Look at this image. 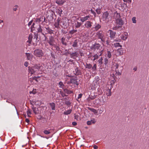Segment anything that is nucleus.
<instances>
[{
    "label": "nucleus",
    "mask_w": 149,
    "mask_h": 149,
    "mask_svg": "<svg viewBox=\"0 0 149 149\" xmlns=\"http://www.w3.org/2000/svg\"><path fill=\"white\" fill-rule=\"evenodd\" d=\"M89 98V99L92 100L93 99H94V98L93 97H90Z\"/></svg>",
    "instance_id": "nucleus-60"
},
{
    "label": "nucleus",
    "mask_w": 149,
    "mask_h": 149,
    "mask_svg": "<svg viewBox=\"0 0 149 149\" xmlns=\"http://www.w3.org/2000/svg\"><path fill=\"white\" fill-rule=\"evenodd\" d=\"M32 109L34 113H35V114H37V113L38 112L37 111L38 109L37 108L33 107V108H32Z\"/></svg>",
    "instance_id": "nucleus-41"
},
{
    "label": "nucleus",
    "mask_w": 149,
    "mask_h": 149,
    "mask_svg": "<svg viewBox=\"0 0 149 149\" xmlns=\"http://www.w3.org/2000/svg\"><path fill=\"white\" fill-rule=\"evenodd\" d=\"M65 1V0H56V3L58 5L61 6L63 5Z\"/></svg>",
    "instance_id": "nucleus-14"
},
{
    "label": "nucleus",
    "mask_w": 149,
    "mask_h": 149,
    "mask_svg": "<svg viewBox=\"0 0 149 149\" xmlns=\"http://www.w3.org/2000/svg\"><path fill=\"white\" fill-rule=\"evenodd\" d=\"M118 64L117 63H116L115 65V70H117V69H118Z\"/></svg>",
    "instance_id": "nucleus-49"
},
{
    "label": "nucleus",
    "mask_w": 149,
    "mask_h": 149,
    "mask_svg": "<svg viewBox=\"0 0 149 149\" xmlns=\"http://www.w3.org/2000/svg\"><path fill=\"white\" fill-rule=\"evenodd\" d=\"M60 19L58 18L56 20V22L55 23L54 25L56 27H58L60 24H61V22L60 23Z\"/></svg>",
    "instance_id": "nucleus-18"
},
{
    "label": "nucleus",
    "mask_w": 149,
    "mask_h": 149,
    "mask_svg": "<svg viewBox=\"0 0 149 149\" xmlns=\"http://www.w3.org/2000/svg\"><path fill=\"white\" fill-rule=\"evenodd\" d=\"M72 111V110L71 109L65 111H64L63 113V114L65 115H68L69 114L71 113Z\"/></svg>",
    "instance_id": "nucleus-23"
},
{
    "label": "nucleus",
    "mask_w": 149,
    "mask_h": 149,
    "mask_svg": "<svg viewBox=\"0 0 149 149\" xmlns=\"http://www.w3.org/2000/svg\"><path fill=\"white\" fill-rule=\"evenodd\" d=\"M98 38L101 39L102 41H104V35L100 31L98 32L97 34Z\"/></svg>",
    "instance_id": "nucleus-13"
},
{
    "label": "nucleus",
    "mask_w": 149,
    "mask_h": 149,
    "mask_svg": "<svg viewBox=\"0 0 149 149\" xmlns=\"http://www.w3.org/2000/svg\"><path fill=\"white\" fill-rule=\"evenodd\" d=\"M113 83H114V78H113Z\"/></svg>",
    "instance_id": "nucleus-63"
},
{
    "label": "nucleus",
    "mask_w": 149,
    "mask_h": 149,
    "mask_svg": "<svg viewBox=\"0 0 149 149\" xmlns=\"http://www.w3.org/2000/svg\"><path fill=\"white\" fill-rule=\"evenodd\" d=\"M32 36L31 35H29V36L28 40L27 41V42H29V44L31 43L32 40Z\"/></svg>",
    "instance_id": "nucleus-28"
},
{
    "label": "nucleus",
    "mask_w": 149,
    "mask_h": 149,
    "mask_svg": "<svg viewBox=\"0 0 149 149\" xmlns=\"http://www.w3.org/2000/svg\"><path fill=\"white\" fill-rule=\"evenodd\" d=\"M116 74L118 75H120L121 74V73L118 71V70H116Z\"/></svg>",
    "instance_id": "nucleus-48"
},
{
    "label": "nucleus",
    "mask_w": 149,
    "mask_h": 149,
    "mask_svg": "<svg viewBox=\"0 0 149 149\" xmlns=\"http://www.w3.org/2000/svg\"><path fill=\"white\" fill-rule=\"evenodd\" d=\"M124 2H126L129 3H130L132 1L131 0H123Z\"/></svg>",
    "instance_id": "nucleus-46"
},
{
    "label": "nucleus",
    "mask_w": 149,
    "mask_h": 149,
    "mask_svg": "<svg viewBox=\"0 0 149 149\" xmlns=\"http://www.w3.org/2000/svg\"><path fill=\"white\" fill-rule=\"evenodd\" d=\"M116 32L111 30H109L107 32V34H109V37L111 38H114L115 37Z\"/></svg>",
    "instance_id": "nucleus-5"
},
{
    "label": "nucleus",
    "mask_w": 149,
    "mask_h": 149,
    "mask_svg": "<svg viewBox=\"0 0 149 149\" xmlns=\"http://www.w3.org/2000/svg\"><path fill=\"white\" fill-rule=\"evenodd\" d=\"M82 94L81 93H80V94H79L78 95V97L77 98L79 99L81 98V97H82Z\"/></svg>",
    "instance_id": "nucleus-52"
},
{
    "label": "nucleus",
    "mask_w": 149,
    "mask_h": 149,
    "mask_svg": "<svg viewBox=\"0 0 149 149\" xmlns=\"http://www.w3.org/2000/svg\"><path fill=\"white\" fill-rule=\"evenodd\" d=\"M65 38L63 37L61 39V42L64 45H66V43L65 42Z\"/></svg>",
    "instance_id": "nucleus-42"
},
{
    "label": "nucleus",
    "mask_w": 149,
    "mask_h": 149,
    "mask_svg": "<svg viewBox=\"0 0 149 149\" xmlns=\"http://www.w3.org/2000/svg\"><path fill=\"white\" fill-rule=\"evenodd\" d=\"M92 65L91 64H86L85 66L86 68L88 69H90L92 68Z\"/></svg>",
    "instance_id": "nucleus-37"
},
{
    "label": "nucleus",
    "mask_w": 149,
    "mask_h": 149,
    "mask_svg": "<svg viewBox=\"0 0 149 149\" xmlns=\"http://www.w3.org/2000/svg\"><path fill=\"white\" fill-rule=\"evenodd\" d=\"M102 46L99 43H95L91 47V49L94 51L95 50H100L101 49Z\"/></svg>",
    "instance_id": "nucleus-3"
},
{
    "label": "nucleus",
    "mask_w": 149,
    "mask_h": 149,
    "mask_svg": "<svg viewBox=\"0 0 149 149\" xmlns=\"http://www.w3.org/2000/svg\"><path fill=\"white\" fill-rule=\"evenodd\" d=\"M103 60V58L102 57H101L100 58H99L98 60V63L100 65H101L102 63V61Z\"/></svg>",
    "instance_id": "nucleus-30"
},
{
    "label": "nucleus",
    "mask_w": 149,
    "mask_h": 149,
    "mask_svg": "<svg viewBox=\"0 0 149 149\" xmlns=\"http://www.w3.org/2000/svg\"><path fill=\"white\" fill-rule=\"evenodd\" d=\"M98 111H99V113L101 114L103 112L104 108L102 107L100 108L99 109H98Z\"/></svg>",
    "instance_id": "nucleus-36"
},
{
    "label": "nucleus",
    "mask_w": 149,
    "mask_h": 149,
    "mask_svg": "<svg viewBox=\"0 0 149 149\" xmlns=\"http://www.w3.org/2000/svg\"><path fill=\"white\" fill-rule=\"evenodd\" d=\"M72 124L73 125L75 126L77 125V123L75 122H73L72 123Z\"/></svg>",
    "instance_id": "nucleus-55"
},
{
    "label": "nucleus",
    "mask_w": 149,
    "mask_h": 149,
    "mask_svg": "<svg viewBox=\"0 0 149 149\" xmlns=\"http://www.w3.org/2000/svg\"><path fill=\"white\" fill-rule=\"evenodd\" d=\"M88 109L93 112L95 115H98V111L95 109L91 108H89Z\"/></svg>",
    "instance_id": "nucleus-21"
},
{
    "label": "nucleus",
    "mask_w": 149,
    "mask_h": 149,
    "mask_svg": "<svg viewBox=\"0 0 149 149\" xmlns=\"http://www.w3.org/2000/svg\"><path fill=\"white\" fill-rule=\"evenodd\" d=\"M74 118L77 120H79L80 118L79 116L78 115H76L74 116Z\"/></svg>",
    "instance_id": "nucleus-47"
},
{
    "label": "nucleus",
    "mask_w": 149,
    "mask_h": 149,
    "mask_svg": "<svg viewBox=\"0 0 149 149\" xmlns=\"http://www.w3.org/2000/svg\"><path fill=\"white\" fill-rule=\"evenodd\" d=\"M48 42L50 45L53 46L54 45V37L52 36L50 37Z\"/></svg>",
    "instance_id": "nucleus-8"
},
{
    "label": "nucleus",
    "mask_w": 149,
    "mask_h": 149,
    "mask_svg": "<svg viewBox=\"0 0 149 149\" xmlns=\"http://www.w3.org/2000/svg\"><path fill=\"white\" fill-rule=\"evenodd\" d=\"M69 54H70V57L73 58L77 57L78 54V53L76 52Z\"/></svg>",
    "instance_id": "nucleus-17"
},
{
    "label": "nucleus",
    "mask_w": 149,
    "mask_h": 149,
    "mask_svg": "<svg viewBox=\"0 0 149 149\" xmlns=\"http://www.w3.org/2000/svg\"><path fill=\"white\" fill-rule=\"evenodd\" d=\"M104 64L105 65H106L108 63V60L107 59V58H105L104 59Z\"/></svg>",
    "instance_id": "nucleus-45"
},
{
    "label": "nucleus",
    "mask_w": 149,
    "mask_h": 149,
    "mask_svg": "<svg viewBox=\"0 0 149 149\" xmlns=\"http://www.w3.org/2000/svg\"><path fill=\"white\" fill-rule=\"evenodd\" d=\"M82 24L81 23L77 22V23H75V27L76 28H78L81 26Z\"/></svg>",
    "instance_id": "nucleus-26"
},
{
    "label": "nucleus",
    "mask_w": 149,
    "mask_h": 149,
    "mask_svg": "<svg viewBox=\"0 0 149 149\" xmlns=\"http://www.w3.org/2000/svg\"><path fill=\"white\" fill-rule=\"evenodd\" d=\"M128 34L127 32H124L121 36V38L123 40H125L127 38Z\"/></svg>",
    "instance_id": "nucleus-11"
},
{
    "label": "nucleus",
    "mask_w": 149,
    "mask_h": 149,
    "mask_svg": "<svg viewBox=\"0 0 149 149\" xmlns=\"http://www.w3.org/2000/svg\"><path fill=\"white\" fill-rule=\"evenodd\" d=\"M36 92V90L35 89V90H33V91H30V93H33V94H35Z\"/></svg>",
    "instance_id": "nucleus-53"
},
{
    "label": "nucleus",
    "mask_w": 149,
    "mask_h": 149,
    "mask_svg": "<svg viewBox=\"0 0 149 149\" xmlns=\"http://www.w3.org/2000/svg\"><path fill=\"white\" fill-rule=\"evenodd\" d=\"M60 93L62 97H64L65 96V95L64 92L63 91H62L61 90L60 91Z\"/></svg>",
    "instance_id": "nucleus-43"
},
{
    "label": "nucleus",
    "mask_w": 149,
    "mask_h": 149,
    "mask_svg": "<svg viewBox=\"0 0 149 149\" xmlns=\"http://www.w3.org/2000/svg\"><path fill=\"white\" fill-rule=\"evenodd\" d=\"M50 105L52 110H55V104L54 103H50Z\"/></svg>",
    "instance_id": "nucleus-29"
},
{
    "label": "nucleus",
    "mask_w": 149,
    "mask_h": 149,
    "mask_svg": "<svg viewBox=\"0 0 149 149\" xmlns=\"http://www.w3.org/2000/svg\"><path fill=\"white\" fill-rule=\"evenodd\" d=\"M25 54L27 59L30 61L31 60L33 56V55L31 54L27 53H26Z\"/></svg>",
    "instance_id": "nucleus-15"
},
{
    "label": "nucleus",
    "mask_w": 149,
    "mask_h": 149,
    "mask_svg": "<svg viewBox=\"0 0 149 149\" xmlns=\"http://www.w3.org/2000/svg\"><path fill=\"white\" fill-rule=\"evenodd\" d=\"M99 80L100 78L98 77L97 76L95 77V80L93 81V83L95 86H100V85L99 84Z\"/></svg>",
    "instance_id": "nucleus-6"
},
{
    "label": "nucleus",
    "mask_w": 149,
    "mask_h": 149,
    "mask_svg": "<svg viewBox=\"0 0 149 149\" xmlns=\"http://www.w3.org/2000/svg\"><path fill=\"white\" fill-rule=\"evenodd\" d=\"M33 54L39 58L42 57L44 55L42 50L39 49H35L34 51Z\"/></svg>",
    "instance_id": "nucleus-2"
},
{
    "label": "nucleus",
    "mask_w": 149,
    "mask_h": 149,
    "mask_svg": "<svg viewBox=\"0 0 149 149\" xmlns=\"http://www.w3.org/2000/svg\"><path fill=\"white\" fill-rule=\"evenodd\" d=\"M97 101H100V102L98 104L100 106H101L104 104L105 103V101L103 100H102V101H101L100 100H97Z\"/></svg>",
    "instance_id": "nucleus-31"
},
{
    "label": "nucleus",
    "mask_w": 149,
    "mask_h": 149,
    "mask_svg": "<svg viewBox=\"0 0 149 149\" xmlns=\"http://www.w3.org/2000/svg\"><path fill=\"white\" fill-rule=\"evenodd\" d=\"M32 22V21H31L29 22V23L28 24V25L29 26L31 24Z\"/></svg>",
    "instance_id": "nucleus-54"
},
{
    "label": "nucleus",
    "mask_w": 149,
    "mask_h": 149,
    "mask_svg": "<svg viewBox=\"0 0 149 149\" xmlns=\"http://www.w3.org/2000/svg\"><path fill=\"white\" fill-rule=\"evenodd\" d=\"M50 129L47 130L46 129H45L43 131V132L44 134L46 135H48L50 134L51 132H50Z\"/></svg>",
    "instance_id": "nucleus-22"
},
{
    "label": "nucleus",
    "mask_w": 149,
    "mask_h": 149,
    "mask_svg": "<svg viewBox=\"0 0 149 149\" xmlns=\"http://www.w3.org/2000/svg\"><path fill=\"white\" fill-rule=\"evenodd\" d=\"M90 17L89 16L87 15L84 17H81L80 19V20L82 22H83L86 21L88 20Z\"/></svg>",
    "instance_id": "nucleus-16"
},
{
    "label": "nucleus",
    "mask_w": 149,
    "mask_h": 149,
    "mask_svg": "<svg viewBox=\"0 0 149 149\" xmlns=\"http://www.w3.org/2000/svg\"><path fill=\"white\" fill-rule=\"evenodd\" d=\"M113 51V50L110 49L108 50L107 49V53L105 54V56L106 57L108 58H110L112 56V53Z\"/></svg>",
    "instance_id": "nucleus-7"
},
{
    "label": "nucleus",
    "mask_w": 149,
    "mask_h": 149,
    "mask_svg": "<svg viewBox=\"0 0 149 149\" xmlns=\"http://www.w3.org/2000/svg\"><path fill=\"white\" fill-rule=\"evenodd\" d=\"M34 24H35V23H33V25H32V26H33Z\"/></svg>",
    "instance_id": "nucleus-64"
},
{
    "label": "nucleus",
    "mask_w": 149,
    "mask_h": 149,
    "mask_svg": "<svg viewBox=\"0 0 149 149\" xmlns=\"http://www.w3.org/2000/svg\"><path fill=\"white\" fill-rule=\"evenodd\" d=\"M29 75L33 74L36 75L39 73V71L41 70L43 68V67L39 64L34 65L33 66L31 67H29Z\"/></svg>",
    "instance_id": "nucleus-1"
},
{
    "label": "nucleus",
    "mask_w": 149,
    "mask_h": 149,
    "mask_svg": "<svg viewBox=\"0 0 149 149\" xmlns=\"http://www.w3.org/2000/svg\"><path fill=\"white\" fill-rule=\"evenodd\" d=\"M64 92L68 94H70L73 93L72 91H70L68 89H65L64 90Z\"/></svg>",
    "instance_id": "nucleus-24"
},
{
    "label": "nucleus",
    "mask_w": 149,
    "mask_h": 149,
    "mask_svg": "<svg viewBox=\"0 0 149 149\" xmlns=\"http://www.w3.org/2000/svg\"><path fill=\"white\" fill-rule=\"evenodd\" d=\"M69 33L71 34H73L74 33V31H73V30L70 31Z\"/></svg>",
    "instance_id": "nucleus-57"
},
{
    "label": "nucleus",
    "mask_w": 149,
    "mask_h": 149,
    "mask_svg": "<svg viewBox=\"0 0 149 149\" xmlns=\"http://www.w3.org/2000/svg\"><path fill=\"white\" fill-rule=\"evenodd\" d=\"M117 52L118 53V54L119 55H121L122 54L120 50L118 49L117 50Z\"/></svg>",
    "instance_id": "nucleus-51"
},
{
    "label": "nucleus",
    "mask_w": 149,
    "mask_h": 149,
    "mask_svg": "<svg viewBox=\"0 0 149 149\" xmlns=\"http://www.w3.org/2000/svg\"><path fill=\"white\" fill-rule=\"evenodd\" d=\"M3 20H1L0 21V23L3 22Z\"/></svg>",
    "instance_id": "nucleus-62"
},
{
    "label": "nucleus",
    "mask_w": 149,
    "mask_h": 149,
    "mask_svg": "<svg viewBox=\"0 0 149 149\" xmlns=\"http://www.w3.org/2000/svg\"><path fill=\"white\" fill-rule=\"evenodd\" d=\"M25 121H26V122L28 123L29 122V120L28 118H26V120H25Z\"/></svg>",
    "instance_id": "nucleus-58"
},
{
    "label": "nucleus",
    "mask_w": 149,
    "mask_h": 149,
    "mask_svg": "<svg viewBox=\"0 0 149 149\" xmlns=\"http://www.w3.org/2000/svg\"><path fill=\"white\" fill-rule=\"evenodd\" d=\"M78 42L77 40H75L73 44L72 45V46L74 47H77Z\"/></svg>",
    "instance_id": "nucleus-35"
},
{
    "label": "nucleus",
    "mask_w": 149,
    "mask_h": 149,
    "mask_svg": "<svg viewBox=\"0 0 149 149\" xmlns=\"http://www.w3.org/2000/svg\"><path fill=\"white\" fill-rule=\"evenodd\" d=\"M29 65V63H28L27 62V61H26L24 63V65L26 67H27Z\"/></svg>",
    "instance_id": "nucleus-50"
},
{
    "label": "nucleus",
    "mask_w": 149,
    "mask_h": 149,
    "mask_svg": "<svg viewBox=\"0 0 149 149\" xmlns=\"http://www.w3.org/2000/svg\"><path fill=\"white\" fill-rule=\"evenodd\" d=\"M45 29H46L47 33H48L50 34H52L53 33L52 30L49 27H46Z\"/></svg>",
    "instance_id": "nucleus-25"
},
{
    "label": "nucleus",
    "mask_w": 149,
    "mask_h": 149,
    "mask_svg": "<svg viewBox=\"0 0 149 149\" xmlns=\"http://www.w3.org/2000/svg\"><path fill=\"white\" fill-rule=\"evenodd\" d=\"M26 113L28 117H30L31 116L30 115L31 114V110L28 109L26 111Z\"/></svg>",
    "instance_id": "nucleus-34"
},
{
    "label": "nucleus",
    "mask_w": 149,
    "mask_h": 149,
    "mask_svg": "<svg viewBox=\"0 0 149 149\" xmlns=\"http://www.w3.org/2000/svg\"><path fill=\"white\" fill-rule=\"evenodd\" d=\"M114 45L115 47H121L122 46L120 45L119 42H116L114 43Z\"/></svg>",
    "instance_id": "nucleus-32"
},
{
    "label": "nucleus",
    "mask_w": 149,
    "mask_h": 149,
    "mask_svg": "<svg viewBox=\"0 0 149 149\" xmlns=\"http://www.w3.org/2000/svg\"><path fill=\"white\" fill-rule=\"evenodd\" d=\"M73 31H74V33H75L77 32V30H73Z\"/></svg>",
    "instance_id": "nucleus-61"
},
{
    "label": "nucleus",
    "mask_w": 149,
    "mask_h": 149,
    "mask_svg": "<svg viewBox=\"0 0 149 149\" xmlns=\"http://www.w3.org/2000/svg\"><path fill=\"white\" fill-rule=\"evenodd\" d=\"M102 50H101L100 51V54L99 55L97 54L93 56V57L94 58L93 59V61H95V60H97V59H98V58L100 56H102Z\"/></svg>",
    "instance_id": "nucleus-10"
},
{
    "label": "nucleus",
    "mask_w": 149,
    "mask_h": 149,
    "mask_svg": "<svg viewBox=\"0 0 149 149\" xmlns=\"http://www.w3.org/2000/svg\"><path fill=\"white\" fill-rule=\"evenodd\" d=\"M39 27L37 29L38 31L39 32H42V29L40 25H39Z\"/></svg>",
    "instance_id": "nucleus-40"
},
{
    "label": "nucleus",
    "mask_w": 149,
    "mask_h": 149,
    "mask_svg": "<svg viewBox=\"0 0 149 149\" xmlns=\"http://www.w3.org/2000/svg\"><path fill=\"white\" fill-rule=\"evenodd\" d=\"M92 69L93 70V71H95L96 70V64H95L93 66V67H92Z\"/></svg>",
    "instance_id": "nucleus-44"
},
{
    "label": "nucleus",
    "mask_w": 149,
    "mask_h": 149,
    "mask_svg": "<svg viewBox=\"0 0 149 149\" xmlns=\"http://www.w3.org/2000/svg\"><path fill=\"white\" fill-rule=\"evenodd\" d=\"M102 20L106 22H108L109 21V13L107 12H104L102 16Z\"/></svg>",
    "instance_id": "nucleus-4"
},
{
    "label": "nucleus",
    "mask_w": 149,
    "mask_h": 149,
    "mask_svg": "<svg viewBox=\"0 0 149 149\" xmlns=\"http://www.w3.org/2000/svg\"><path fill=\"white\" fill-rule=\"evenodd\" d=\"M96 25L94 27V28L97 31L101 28V26L100 25L98 24H97L96 23Z\"/></svg>",
    "instance_id": "nucleus-27"
},
{
    "label": "nucleus",
    "mask_w": 149,
    "mask_h": 149,
    "mask_svg": "<svg viewBox=\"0 0 149 149\" xmlns=\"http://www.w3.org/2000/svg\"><path fill=\"white\" fill-rule=\"evenodd\" d=\"M112 86H109L106 90V94L107 96H110L111 95V89Z\"/></svg>",
    "instance_id": "nucleus-9"
},
{
    "label": "nucleus",
    "mask_w": 149,
    "mask_h": 149,
    "mask_svg": "<svg viewBox=\"0 0 149 149\" xmlns=\"http://www.w3.org/2000/svg\"><path fill=\"white\" fill-rule=\"evenodd\" d=\"M133 70H134L135 71H136L137 70V68L136 67H134L133 68Z\"/></svg>",
    "instance_id": "nucleus-59"
},
{
    "label": "nucleus",
    "mask_w": 149,
    "mask_h": 149,
    "mask_svg": "<svg viewBox=\"0 0 149 149\" xmlns=\"http://www.w3.org/2000/svg\"><path fill=\"white\" fill-rule=\"evenodd\" d=\"M117 22L120 25H122L123 24V22L122 20L118 19L117 21Z\"/></svg>",
    "instance_id": "nucleus-39"
},
{
    "label": "nucleus",
    "mask_w": 149,
    "mask_h": 149,
    "mask_svg": "<svg viewBox=\"0 0 149 149\" xmlns=\"http://www.w3.org/2000/svg\"><path fill=\"white\" fill-rule=\"evenodd\" d=\"M58 85L60 88H63L64 86L63 83L61 81H60L59 82Z\"/></svg>",
    "instance_id": "nucleus-33"
},
{
    "label": "nucleus",
    "mask_w": 149,
    "mask_h": 149,
    "mask_svg": "<svg viewBox=\"0 0 149 149\" xmlns=\"http://www.w3.org/2000/svg\"><path fill=\"white\" fill-rule=\"evenodd\" d=\"M96 122V120L95 118H93L87 121V124L88 125H90L92 124H95Z\"/></svg>",
    "instance_id": "nucleus-12"
},
{
    "label": "nucleus",
    "mask_w": 149,
    "mask_h": 149,
    "mask_svg": "<svg viewBox=\"0 0 149 149\" xmlns=\"http://www.w3.org/2000/svg\"><path fill=\"white\" fill-rule=\"evenodd\" d=\"M91 23H91L90 21H87L84 25L86 28H88L91 27L92 26Z\"/></svg>",
    "instance_id": "nucleus-19"
},
{
    "label": "nucleus",
    "mask_w": 149,
    "mask_h": 149,
    "mask_svg": "<svg viewBox=\"0 0 149 149\" xmlns=\"http://www.w3.org/2000/svg\"><path fill=\"white\" fill-rule=\"evenodd\" d=\"M70 82L72 84H75L77 85H78L77 80L75 79H70Z\"/></svg>",
    "instance_id": "nucleus-20"
},
{
    "label": "nucleus",
    "mask_w": 149,
    "mask_h": 149,
    "mask_svg": "<svg viewBox=\"0 0 149 149\" xmlns=\"http://www.w3.org/2000/svg\"><path fill=\"white\" fill-rule=\"evenodd\" d=\"M136 17H133L132 18V23L134 24H135L136 22Z\"/></svg>",
    "instance_id": "nucleus-38"
},
{
    "label": "nucleus",
    "mask_w": 149,
    "mask_h": 149,
    "mask_svg": "<svg viewBox=\"0 0 149 149\" xmlns=\"http://www.w3.org/2000/svg\"><path fill=\"white\" fill-rule=\"evenodd\" d=\"M93 148L94 149H97L98 148V147L96 145H94L93 146Z\"/></svg>",
    "instance_id": "nucleus-56"
}]
</instances>
